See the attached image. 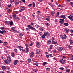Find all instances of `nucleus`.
I'll use <instances>...</instances> for the list:
<instances>
[{"mask_svg": "<svg viewBox=\"0 0 73 73\" xmlns=\"http://www.w3.org/2000/svg\"><path fill=\"white\" fill-rule=\"evenodd\" d=\"M27 27L29 28H26V30L27 31V32L30 31V29H31L32 30H34V31H36V29H35V28H34L31 25H28L27 26Z\"/></svg>", "mask_w": 73, "mask_h": 73, "instance_id": "f257e3e1", "label": "nucleus"}, {"mask_svg": "<svg viewBox=\"0 0 73 73\" xmlns=\"http://www.w3.org/2000/svg\"><path fill=\"white\" fill-rule=\"evenodd\" d=\"M50 34L48 32H47L46 33H44L42 36V38H45V36H49Z\"/></svg>", "mask_w": 73, "mask_h": 73, "instance_id": "f03ea898", "label": "nucleus"}, {"mask_svg": "<svg viewBox=\"0 0 73 73\" xmlns=\"http://www.w3.org/2000/svg\"><path fill=\"white\" fill-rule=\"evenodd\" d=\"M18 48L19 49H20L21 50H22V51L23 52H24V53H25V52L26 53V52H25V50L23 49V47L21 46H18Z\"/></svg>", "mask_w": 73, "mask_h": 73, "instance_id": "7ed1b4c3", "label": "nucleus"}, {"mask_svg": "<svg viewBox=\"0 0 73 73\" xmlns=\"http://www.w3.org/2000/svg\"><path fill=\"white\" fill-rule=\"evenodd\" d=\"M4 61L5 63L7 64H10V63H11V61H10V60H9L7 59L5 60Z\"/></svg>", "mask_w": 73, "mask_h": 73, "instance_id": "20e7f679", "label": "nucleus"}, {"mask_svg": "<svg viewBox=\"0 0 73 73\" xmlns=\"http://www.w3.org/2000/svg\"><path fill=\"white\" fill-rule=\"evenodd\" d=\"M58 7H59L58 8L59 9H60V10H62V9H63V6L62 5H59Z\"/></svg>", "mask_w": 73, "mask_h": 73, "instance_id": "39448f33", "label": "nucleus"}, {"mask_svg": "<svg viewBox=\"0 0 73 73\" xmlns=\"http://www.w3.org/2000/svg\"><path fill=\"white\" fill-rule=\"evenodd\" d=\"M58 51H59V52H61L62 51V50H63V48L62 47H59L57 49Z\"/></svg>", "mask_w": 73, "mask_h": 73, "instance_id": "423d86ee", "label": "nucleus"}, {"mask_svg": "<svg viewBox=\"0 0 73 73\" xmlns=\"http://www.w3.org/2000/svg\"><path fill=\"white\" fill-rule=\"evenodd\" d=\"M64 20L62 19H60L59 21L60 23L62 24L64 23Z\"/></svg>", "mask_w": 73, "mask_h": 73, "instance_id": "0eeeda50", "label": "nucleus"}, {"mask_svg": "<svg viewBox=\"0 0 73 73\" xmlns=\"http://www.w3.org/2000/svg\"><path fill=\"white\" fill-rule=\"evenodd\" d=\"M60 18L62 19H65V16L64 15H62L59 17Z\"/></svg>", "mask_w": 73, "mask_h": 73, "instance_id": "6e6552de", "label": "nucleus"}, {"mask_svg": "<svg viewBox=\"0 0 73 73\" xmlns=\"http://www.w3.org/2000/svg\"><path fill=\"white\" fill-rule=\"evenodd\" d=\"M60 62L61 64H64L65 63V60L64 59H61L60 60Z\"/></svg>", "mask_w": 73, "mask_h": 73, "instance_id": "1a4fd4ad", "label": "nucleus"}, {"mask_svg": "<svg viewBox=\"0 0 73 73\" xmlns=\"http://www.w3.org/2000/svg\"><path fill=\"white\" fill-rule=\"evenodd\" d=\"M59 13L58 12H57L56 14L55 15V16L56 17H58V15H59Z\"/></svg>", "mask_w": 73, "mask_h": 73, "instance_id": "9d476101", "label": "nucleus"}, {"mask_svg": "<svg viewBox=\"0 0 73 73\" xmlns=\"http://www.w3.org/2000/svg\"><path fill=\"white\" fill-rule=\"evenodd\" d=\"M67 47L68 48H69V49H72V46L69 45H67Z\"/></svg>", "mask_w": 73, "mask_h": 73, "instance_id": "9b49d317", "label": "nucleus"}, {"mask_svg": "<svg viewBox=\"0 0 73 73\" xmlns=\"http://www.w3.org/2000/svg\"><path fill=\"white\" fill-rule=\"evenodd\" d=\"M30 56L31 57H33L34 56H35V54H34V53L33 52H32L31 53H30Z\"/></svg>", "mask_w": 73, "mask_h": 73, "instance_id": "f8f14e48", "label": "nucleus"}, {"mask_svg": "<svg viewBox=\"0 0 73 73\" xmlns=\"http://www.w3.org/2000/svg\"><path fill=\"white\" fill-rule=\"evenodd\" d=\"M1 68L2 69H3V70H5L7 68H6L5 66H2Z\"/></svg>", "mask_w": 73, "mask_h": 73, "instance_id": "ddd939ff", "label": "nucleus"}, {"mask_svg": "<svg viewBox=\"0 0 73 73\" xmlns=\"http://www.w3.org/2000/svg\"><path fill=\"white\" fill-rule=\"evenodd\" d=\"M10 24V26H11L13 24V23L12 21L9 22V25Z\"/></svg>", "mask_w": 73, "mask_h": 73, "instance_id": "4468645a", "label": "nucleus"}, {"mask_svg": "<svg viewBox=\"0 0 73 73\" xmlns=\"http://www.w3.org/2000/svg\"><path fill=\"white\" fill-rule=\"evenodd\" d=\"M0 28L1 29V30H2V31H3V30L6 29L4 27H0Z\"/></svg>", "mask_w": 73, "mask_h": 73, "instance_id": "2eb2a0df", "label": "nucleus"}, {"mask_svg": "<svg viewBox=\"0 0 73 73\" xmlns=\"http://www.w3.org/2000/svg\"><path fill=\"white\" fill-rule=\"evenodd\" d=\"M14 64L15 65H16L17 64V60H15L14 62Z\"/></svg>", "mask_w": 73, "mask_h": 73, "instance_id": "dca6fc26", "label": "nucleus"}, {"mask_svg": "<svg viewBox=\"0 0 73 73\" xmlns=\"http://www.w3.org/2000/svg\"><path fill=\"white\" fill-rule=\"evenodd\" d=\"M54 44H56V45H58V43L55 41H53L52 42Z\"/></svg>", "mask_w": 73, "mask_h": 73, "instance_id": "f3484780", "label": "nucleus"}, {"mask_svg": "<svg viewBox=\"0 0 73 73\" xmlns=\"http://www.w3.org/2000/svg\"><path fill=\"white\" fill-rule=\"evenodd\" d=\"M40 52H41V51H40V50H38L36 52V53L37 54H39V53H40Z\"/></svg>", "mask_w": 73, "mask_h": 73, "instance_id": "a211bd4d", "label": "nucleus"}, {"mask_svg": "<svg viewBox=\"0 0 73 73\" xmlns=\"http://www.w3.org/2000/svg\"><path fill=\"white\" fill-rule=\"evenodd\" d=\"M50 68H49L48 67L46 69V70L47 72H49L50 70Z\"/></svg>", "mask_w": 73, "mask_h": 73, "instance_id": "6ab92c4d", "label": "nucleus"}, {"mask_svg": "<svg viewBox=\"0 0 73 73\" xmlns=\"http://www.w3.org/2000/svg\"><path fill=\"white\" fill-rule=\"evenodd\" d=\"M68 18L70 19L71 21H73V19L72 17L70 16H68Z\"/></svg>", "mask_w": 73, "mask_h": 73, "instance_id": "aec40b11", "label": "nucleus"}, {"mask_svg": "<svg viewBox=\"0 0 73 73\" xmlns=\"http://www.w3.org/2000/svg\"><path fill=\"white\" fill-rule=\"evenodd\" d=\"M7 60L11 61V57L10 56H7Z\"/></svg>", "mask_w": 73, "mask_h": 73, "instance_id": "412c9836", "label": "nucleus"}, {"mask_svg": "<svg viewBox=\"0 0 73 73\" xmlns=\"http://www.w3.org/2000/svg\"><path fill=\"white\" fill-rule=\"evenodd\" d=\"M52 49V48H50V47L49 48H48V52H52L51 50H50V49Z\"/></svg>", "mask_w": 73, "mask_h": 73, "instance_id": "4be33fe9", "label": "nucleus"}, {"mask_svg": "<svg viewBox=\"0 0 73 73\" xmlns=\"http://www.w3.org/2000/svg\"><path fill=\"white\" fill-rule=\"evenodd\" d=\"M47 44H48V45H49L50 43H51V41L50 40H48L47 41Z\"/></svg>", "mask_w": 73, "mask_h": 73, "instance_id": "5701e85b", "label": "nucleus"}, {"mask_svg": "<svg viewBox=\"0 0 73 73\" xmlns=\"http://www.w3.org/2000/svg\"><path fill=\"white\" fill-rule=\"evenodd\" d=\"M48 4L50 5V6H51L52 7H53V4H52L51 3H48Z\"/></svg>", "mask_w": 73, "mask_h": 73, "instance_id": "b1692460", "label": "nucleus"}, {"mask_svg": "<svg viewBox=\"0 0 73 73\" xmlns=\"http://www.w3.org/2000/svg\"><path fill=\"white\" fill-rule=\"evenodd\" d=\"M20 9H21L22 10L24 11L25 9V7H20Z\"/></svg>", "mask_w": 73, "mask_h": 73, "instance_id": "393cba45", "label": "nucleus"}, {"mask_svg": "<svg viewBox=\"0 0 73 73\" xmlns=\"http://www.w3.org/2000/svg\"><path fill=\"white\" fill-rule=\"evenodd\" d=\"M52 15V16H54V12L53 11H52L51 13Z\"/></svg>", "mask_w": 73, "mask_h": 73, "instance_id": "a878e982", "label": "nucleus"}, {"mask_svg": "<svg viewBox=\"0 0 73 73\" xmlns=\"http://www.w3.org/2000/svg\"><path fill=\"white\" fill-rule=\"evenodd\" d=\"M67 37V36L66 35H65L64 36H63V39L64 38L65 40H66V38Z\"/></svg>", "mask_w": 73, "mask_h": 73, "instance_id": "bb28decb", "label": "nucleus"}, {"mask_svg": "<svg viewBox=\"0 0 73 73\" xmlns=\"http://www.w3.org/2000/svg\"><path fill=\"white\" fill-rule=\"evenodd\" d=\"M70 43V44H73V41L72 40H70L69 41Z\"/></svg>", "mask_w": 73, "mask_h": 73, "instance_id": "cd10ccee", "label": "nucleus"}, {"mask_svg": "<svg viewBox=\"0 0 73 73\" xmlns=\"http://www.w3.org/2000/svg\"><path fill=\"white\" fill-rule=\"evenodd\" d=\"M64 25L65 26H68L69 25V24L67 23H65L64 24Z\"/></svg>", "mask_w": 73, "mask_h": 73, "instance_id": "c85d7f7f", "label": "nucleus"}, {"mask_svg": "<svg viewBox=\"0 0 73 73\" xmlns=\"http://www.w3.org/2000/svg\"><path fill=\"white\" fill-rule=\"evenodd\" d=\"M26 53H27L28 52V47H26Z\"/></svg>", "mask_w": 73, "mask_h": 73, "instance_id": "c756f323", "label": "nucleus"}, {"mask_svg": "<svg viewBox=\"0 0 73 73\" xmlns=\"http://www.w3.org/2000/svg\"><path fill=\"white\" fill-rule=\"evenodd\" d=\"M40 45V43L38 42H37L36 43V46H38Z\"/></svg>", "mask_w": 73, "mask_h": 73, "instance_id": "7c9ffc66", "label": "nucleus"}, {"mask_svg": "<svg viewBox=\"0 0 73 73\" xmlns=\"http://www.w3.org/2000/svg\"><path fill=\"white\" fill-rule=\"evenodd\" d=\"M11 56L13 57H14V56H15V54L13 53H11Z\"/></svg>", "mask_w": 73, "mask_h": 73, "instance_id": "2f4dec72", "label": "nucleus"}, {"mask_svg": "<svg viewBox=\"0 0 73 73\" xmlns=\"http://www.w3.org/2000/svg\"><path fill=\"white\" fill-rule=\"evenodd\" d=\"M69 56L70 57L72 58H73V55H72V54H69Z\"/></svg>", "mask_w": 73, "mask_h": 73, "instance_id": "473e14b6", "label": "nucleus"}, {"mask_svg": "<svg viewBox=\"0 0 73 73\" xmlns=\"http://www.w3.org/2000/svg\"><path fill=\"white\" fill-rule=\"evenodd\" d=\"M64 31L66 33H69V29L67 30L66 29Z\"/></svg>", "mask_w": 73, "mask_h": 73, "instance_id": "72a5a7b5", "label": "nucleus"}, {"mask_svg": "<svg viewBox=\"0 0 73 73\" xmlns=\"http://www.w3.org/2000/svg\"><path fill=\"white\" fill-rule=\"evenodd\" d=\"M36 13L37 15H40V14H41V12L40 11H38Z\"/></svg>", "mask_w": 73, "mask_h": 73, "instance_id": "f704fd0d", "label": "nucleus"}, {"mask_svg": "<svg viewBox=\"0 0 73 73\" xmlns=\"http://www.w3.org/2000/svg\"><path fill=\"white\" fill-rule=\"evenodd\" d=\"M60 37L62 39V40H64V36L61 35H60Z\"/></svg>", "mask_w": 73, "mask_h": 73, "instance_id": "c9c22d12", "label": "nucleus"}, {"mask_svg": "<svg viewBox=\"0 0 73 73\" xmlns=\"http://www.w3.org/2000/svg\"><path fill=\"white\" fill-rule=\"evenodd\" d=\"M40 29L41 31H42L44 30V29H43V28L42 27H40Z\"/></svg>", "mask_w": 73, "mask_h": 73, "instance_id": "e433bc0d", "label": "nucleus"}, {"mask_svg": "<svg viewBox=\"0 0 73 73\" xmlns=\"http://www.w3.org/2000/svg\"><path fill=\"white\" fill-rule=\"evenodd\" d=\"M14 50L16 53L17 52V49H14Z\"/></svg>", "mask_w": 73, "mask_h": 73, "instance_id": "4c0bfd02", "label": "nucleus"}, {"mask_svg": "<svg viewBox=\"0 0 73 73\" xmlns=\"http://www.w3.org/2000/svg\"><path fill=\"white\" fill-rule=\"evenodd\" d=\"M7 7H9V8H10V7H12V5L11 4L8 5Z\"/></svg>", "mask_w": 73, "mask_h": 73, "instance_id": "58836bf2", "label": "nucleus"}, {"mask_svg": "<svg viewBox=\"0 0 73 73\" xmlns=\"http://www.w3.org/2000/svg\"><path fill=\"white\" fill-rule=\"evenodd\" d=\"M33 8L34 7H35V3L34 2L33 3Z\"/></svg>", "mask_w": 73, "mask_h": 73, "instance_id": "ea45409f", "label": "nucleus"}, {"mask_svg": "<svg viewBox=\"0 0 73 73\" xmlns=\"http://www.w3.org/2000/svg\"><path fill=\"white\" fill-rule=\"evenodd\" d=\"M46 64H47V63L46 62H44L43 64V66H45Z\"/></svg>", "mask_w": 73, "mask_h": 73, "instance_id": "a19ab883", "label": "nucleus"}, {"mask_svg": "<svg viewBox=\"0 0 73 73\" xmlns=\"http://www.w3.org/2000/svg\"><path fill=\"white\" fill-rule=\"evenodd\" d=\"M5 23H6V24H7L9 25V22L5 21Z\"/></svg>", "mask_w": 73, "mask_h": 73, "instance_id": "79ce46f5", "label": "nucleus"}, {"mask_svg": "<svg viewBox=\"0 0 73 73\" xmlns=\"http://www.w3.org/2000/svg\"><path fill=\"white\" fill-rule=\"evenodd\" d=\"M70 69H68L66 70V72H68V73H69L70 72Z\"/></svg>", "mask_w": 73, "mask_h": 73, "instance_id": "37998d69", "label": "nucleus"}, {"mask_svg": "<svg viewBox=\"0 0 73 73\" xmlns=\"http://www.w3.org/2000/svg\"><path fill=\"white\" fill-rule=\"evenodd\" d=\"M7 42H4L3 43V45H7Z\"/></svg>", "mask_w": 73, "mask_h": 73, "instance_id": "c03bdc74", "label": "nucleus"}, {"mask_svg": "<svg viewBox=\"0 0 73 73\" xmlns=\"http://www.w3.org/2000/svg\"><path fill=\"white\" fill-rule=\"evenodd\" d=\"M45 24H46V25H47V26L48 25H50L49 24H48V23H45Z\"/></svg>", "mask_w": 73, "mask_h": 73, "instance_id": "a18cd8bd", "label": "nucleus"}, {"mask_svg": "<svg viewBox=\"0 0 73 73\" xmlns=\"http://www.w3.org/2000/svg\"><path fill=\"white\" fill-rule=\"evenodd\" d=\"M14 3L16 5L19 4V3L17 2H15Z\"/></svg>", "mask_w": 73, "mask_h": 73, "instance_id": "49530a36", "label": "nucleus"}, {"mask_svg": "<svg viewBox=\"0 0 73 73\" xmlns=\"http://www.w3.org/2000/svg\"><path fill=\"white\" fill-rule=\"evenodd\" d=\"M71 5L73 7V3L72 2H70Z\"/></svg>", "mask_w": 73, "mask_h": 73, "instance_id": "de8ad7c7", "label": "nucleus"}, {"mask_svg": "<svg viewBox=\"0 0 73 73\" xmlns=\"http://www.w3.org/2000/svg\"><path fill=\"white\" fill-rule=\"evenodd\" d=\"M28 62H31V59H29L28 60Z\"/></svg>", "mask_w": 73, "mask_h": 73, "instance_id": "09e8293b", "label": "nucleus"}, {"mask_svg": "<svg viewBox=\"0 0 73 73\" xmlns=\"http://www.w3.org/2000/svg\"><path fill=\"white\" fill-rule=\"evenodd\" d=\"M68 59L70 60H73V58H71V57H69L68 58Z\"/></svg>", "mask_w": 73, "mask_h": 73, "instance_id": "8fccbe9b", "label": "nucleus"}, {"mask_svg": "<svg viewBox=\"0 0 73 73\" xmlns=\"http://www.w3.org/2000/svg\"><path fill=\"white\" fill-rule=\"evenodd\" d=\"M34 72H38V70H34Z\"/></svg>", "mask_w": 73, "mask_h": 73, "instance_id": "3c124183", "label": "nucleus"}, {"mask_svg": "<svg viewBox=\"0 0 73 73\" xmlns=\"http://www.w3.org/2000/svg\"><path fill=\"white\" fill-rule=\"evenodd\" d=\"M53 45L52 44V45H50V47L51 48H52H52L53 47Z\"/></svg>", "mask_w": 73, "mask_h": 73, "instance_id": "603ef678", "label": "nucleus"}, {"mask_svg": "<svg viewBox=\"0 0 73 73\" xmlns=\"http://www.w3.org/2000/svg\"><path fill=\"white\" fill-rule=\"evenodd\" d=\"M46 57L47 58H49V54H46Z\"/></svg>", "mask_w": 73, "mask_h": 73, "instance_id": "864d4df0", "label": "nucleus"}, {"mask_svg": "<svg viewBox=\"0 0 73 73\" xmlns=\"http://www.w3.org/2000/svg\"><path fill=\"white\" fill-rule=\"evenodd\" d=\"M32 4H29V5H28V7H31V6H32Z\"/></svg>", "mask_w": 73, "mask_h": 73, "instance_id": "5fc2aeb1", "label": "nucleus"}, {"mask_svg": "<svg viewBox=\"0 0 73 73\" xmlns=\"http://www.w3.org/2000/svg\"><path fill=\"white\" fill-rule=\"evenodd\" d=\"M22 11H23L22 10V9H20V10L19 11V12H21Z\"/></svg>", "mask_w": 73, "mask_h": 73, "instance_id": "6e6d98bb", "label": "nucleus"}, {"mask_svg": "<svg viewBox=\"0 0 73 73\" xmlns=\"http://www.w3.org/2000/svg\"><path fill=\"white\" fill-rule=\"evenodd\" d=\"M0 33H1V34H3V31H2L1 30L0 31Z\"/></svg>", "mask_w": 73, "mask_h": 73, "instance_id": "4d7b16f0", "label": "nucleus"}, {"mask_svg": "<svg viewBox=\"0 0 73 73\" xmlns=\"http://www.w3.org/2000/svg\"><path fill=\"white\" fill-rule=\"evenodd\" d=\"M35 65H36V66H38V63H35Z\"/></svg>", "mask_w": 73, "mask_h": 73, "instance_id": "13d9d810", "label": "nucleus"}, {"mask_svg": "<svg viewBox=\"0 0 73 73\" xmlns=\"http://www.w3.org/2000/svg\"><path fill=\"white\" fill-rule=\"evenodd\" d=\"M60 69L61 70H64V68L63 67H60Z\"/></svg>", "mask_w": 73, "mask_h": 73, "instance_id": "bf43d9fd", "label": "nucleus"}, {"mask_svg": "<svg viewBox=\"0 0 73 73\" xmlns=\"http://www.w3.org/2000/svg\"><path fill=\"white\" fill-rule=\"evenodd\" d=\"M2 31H3V33H6V31H5V30H2Z\"/></svg>", "mask_w": 73, "mask_h": 73, "instance_id": "052dcab7", "label": "nucleus"}, {"mask_svg": "<svg viewBox=\"0 0 73 73\" xmlns=\"http://www.w3.org/2000/svg\"><path fill=\"white\" fill-rule=\"evenodd\" d=\"M33 45V43H31L30 44V46H32Z\"/></svg>", "mask_w": 73, "mask_h": 73, "instance_id": "680f3d73", "label": "nucleus"}, {"mask_svg": "<svg viewBox=\"0 0 73 73\" xmlns=\"http://www.w3.org/2000/svg\"><path fill=\"white\" fill-rule=\"evenodd\" d=\"M37 18L38 19V20H40V17H37Z\"/></svg>", "mask_w": 73, "mask_h": 73, "instance_id": "e2e57ef3", "label": "nucleus"}, {"mask_svg": "<svg viewBox=\"0 0 73 73\" xmlns=\"http://www.w3.org/2000/svg\"><path fill=\"white\" fill-rule=\"evenodd\" d=\"M20 36L21 37H22V36H23V34H22V33H20Z\"/></svg>", "mask_w": 73, "mask_h": 73, "instance_id": "0e129e2a", "label": "nucleus"}, {"mask_svg": "<svg viewBox=\"0 0 73 73\" xmlns=\"http://www.w3.org/2000/svg\"><path fill=\"white\" fill-rule=\"evenodd\" d=\"M12 30H13V31H14V30H15V28L13 27V28H12Z\"/></svg>", "mask_w": 73, "mask_h": 73, "instance_id": "69168bd1", "label": "nucleus"}, {"mask_svg": "<svg viewBox=\"0 0 73 73\" xmlns=\"http://www.w3.org/2000/svg\"><path fill=\"white\" fill-rule=\"evenodd\" d=\"M70 32L72 33H73V30H71Z\"/></svg>", "mask_w": 73, "mask_h": 73, "instance_id": "338daca9", "label": "nucleus"}, {"mask_svg": "<svg viewBox=\"0 0 73 73\" xmlns=\"http://www.w3.org/2000/svg\"><path fill=\"white\" fill-rule=\"evenodd\" d=\"M0 73H5V72L3 71H0Z\"/></svg>", "mask_w": 73, "mask_h": 73, "instance_id": "774afa93", "label": "nucleus"}]
</instances>
